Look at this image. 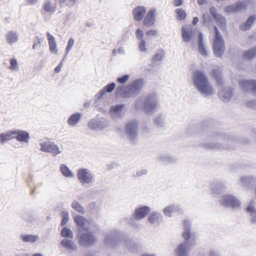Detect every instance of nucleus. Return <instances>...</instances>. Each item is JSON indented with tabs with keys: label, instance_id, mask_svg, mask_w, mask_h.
<instances>
[{
	"label": "nucleus",
	"instance_id": "b1692460",
	"mask_svg": "<svg viewBox=\"0 0 256 256\" xmlns=\"http://www.w3.org/2000/svg\"><path fill=\"white\" fill-rule=\"evenodd\" d=\"M30 138V134L28 132L20 130H16L15 139L17 141L22 143L28 144Z\"/></svg>",
	"mask_w": 256,
	"mask_h": 256
},
{
	"label": "nucleus",
	"instance_id": "de8ad7c7",
	"mask_svg": "<svg viewBox=\"0 0 256 256\" xmlns=\"http://www.w3.org/2000/svg\"><path fill=\"white\" fill-rule=\"evenodd\" d=\"M74 44V40L73 38H71L68 40V44L66 47V54L64 56V58L66 57L67 54H69L70 51L71 50L72 48L73 47Z\"/></svg>",
	"mask_w": 256,
	"mask_h": 256
},
{
	"label": "nucleus",
	"instance_id": "09e8293b",
	"mask_svg": "<svg viewBox=\"0 0 256 256\" xmlns=\"http://www.w3.org/2000/svg\"><path fill=\"white\" fill-rule=\"evenodd\" d=\"M177 14V18L178 20H182L184 19L186 16V12L182 8H178L176 10Z\"/></svg>",
	"mask_w": 256,
	"mask_h": 256
},
{
	"label": "nucleus",
	"instance_id": "58836bf2",
	"mask_svg": "<svg viewBox=\"0 0 256 256\" xmlns=\"http://www.w3.org/2000/svg\"><path fill=\"white\" fill-rule=\"evenodd\" d=\"M42 8L46 12H51L56 10V6L50 0H45L42 5Z\"/></svg>",
	"mask_w": 256,
	"mask_h": 256
},
{
	"label": "nucleus",
	"instance_id": "a19ab883",
	"mask_svg": "<svg viewBox=\"0 0 256 256\" xmlns=\"http://www.w3.org/2000/svg\"><path fill=\"white\" fill-rule=\"evenodd\" d=\"M212 74L217 82L220 84H223V80L222 77L220 68H216L213 70Z\"/></svg>",
	"mask_w": 256,
	"mask_h": 256
},
{
	"label": "nucleus",
	"instance_id": "412c9836",
	"mask_svg": "<svg viewBox=\"0 0 256 256\" xmlns=\"http://www.w3.org/2000/svg\"><path fill=\"white\" fill-rule=\"evenodd\" d=\"M246 212L250 216V222L256 224V202L253 200L250 202L246 208Z\"/></svg>",
	"mask_w": 256,
	"mask_h": 256
},
{
	"label": "nucleus",
	"instance_id": "f704fd0d",
	"mask_svg": "<svg viewBox=\"0 0 256 256\" xmlns=\"http://www.w3.org/2000/svg\"><path fill=\"white\" fill-rule=\"evenodd\" d=\"M82 114L76 112L72 114L67 120V123L70 126H75L80 120Z\"/></svg>",
	"mask_w": 256,
	"mask_h": 256
},
{
	"label": "nucleus",
	"instance_id": "4be33fe9",
	"mask_svg": "<svg viewBox=\"0 0 256 256\" xmlns=\"http://www.w3.org/2000/svg\"><path fill=\"white\" fill-rule=\"evenodd\" d=\"M116 87V84L114 82H112L108 84L104 87L102 88V90H100L98 93L95 96L94 100L95 103H97V102L102 98L106 94V92L110 93L113 91Z\"/></svg>",
	"mask_w": 256,
	"mask_h": 256
},
{
	"label": "nucleus",
	"instance_id": "052dcab7",
	"mask_svg": "<svg viewBox=\"0 0 256 256\" xmlns=\"http://www.w3.org/2000/svg\"><path fill=\"white\" fill-rule=\"evenodd\" d=\"M148 174V170L146 169H141L138 170L136 174V176H142L146 175Z\"/></svg>",
	"mask_w": 256,
	"mask_h": 256
},
{
	"label": "nucleus",
	"instance_id": "5fc2aeb1",
	"mask_svg": "<svg viewBox=\"0 0 256 256\" xmlns=\"http://www.w3.org/2000/svg\"><path fill=\"white\" fill-rule=\"evenodd\" d=\"M146 41L145 40H140V43L138 44V48L139 50L142 52H145L146 51Z\"/></svg>",
	"mask_w": 256,
	"mask_h": 256
},
{
	"label": "nucleus",
	"instance_id": "e2e57ef3",
	"mask_svg": "<svg viewBox=\"0 0 256 256\" xmlns=\"http://www.w3.org/2000/svg\"><path fill=\"white\" fill-rule=\"evenodd\" d=\"M60 6H70L71 4L68 0H59Z\"/></svg>",
	"mask_w": 256,
	"mask_h": 256
},
{
	"label": "nucleus",
	"instance_id": "6ab92c4d",
	"mask_svg": "<svg viewBox=\"0 0 256 256\" xmlns=\"http://www.w3.org/2000/svg\"><path fill=\"white\" fill-rule=\"evenodd\" d=\"M226 188V182L222 181H215L211 184L212 194L216 196L223 192Z\"/></svg>",
	"mask_w": 256,
	"mask_h": 256
},
{
	"label": "nucleus",
	"instance_id": "20e7f679",
	"mask_svg": "<svg viewBox=\"0 0 256 256\" xmlns=\"http://www.w3.org/2000/svg\"><path fill=\"white\" fill-rule=\"evenodd\" d=\"M135 108L142 110L147 114H152L158 111L160 106L156 94L152 93L138 98L136 100Z\"/></svg>",
	"mask_w": 256,
	"mask_h": 256
},
{
	"label": "nucleus",
	"instance_id": "6e6552de",
	"mask_svg": "<svg viewBox=\"0 0 256 256\" xmlns=\"http://www.w3.org/2000/svg\"><path fill=\"white\" fill-rule=\"evenodd\" d=\"M125 134L132 142H136L138 136V124L136 120H130L126 124Z\"/></svg>",
	"mask_w": 256,
	"mask_h": 256
},
{
	"label": "nucleus",
	"instance_id": "5701e85b",
	"mask_svg": "<svg viewBox=\"0 0 256 256\" xmlns=\"http://www.w3.org/2000/svg\"><path fill=\"white\" fill-rule=\"evenodd\" d=\"M146 12V8L144 6H137L132 11L134 18L138 21H141Z\"/></svg>",
	"mask_w": 256,
	"mask_h": 256
},
{
	"label": "nucleus",
	"instance_id": "6e6d98bb",
	"mask_svg": "<svg viewBox=\"0 0 256 256\" xmlns=\"http://www.w3.org/2000/svg\"><path fill=\"white\" fill-rule=\"evenodd\" d=\"M136 36L138 40H143V37H144V33L142 30L140 28H138L136 31Z\"/></svg>",
	"mask_w": 256,
	"mask_h": 256
},
{
	"label": "nucleus",
	"instance_id": "c756f323",
	"mask_svg": "<svg viewBox=\"0 0 256 256\" xmlns=\"http://www.w3.org/2000/svg\"><path fill=\"white\" fill-rule=\"evenodd\" d=\"M60 244L67 250H77L76 246L73 242L72 239L64 238L62 240Z\"/></svg>",
	"mask_w": 256,
	"mask_h": 256
},
{
	"label": "nucleus",
	"instance_id": "72a5a7b5",
	"mask_svg": "<svg viewBox=\"0 0 256 256\" xmlns=\"http://www.w3.org/2000/svg\"><path fill=\"white\" fill-rule=\"evenodd\" d=\"M182 37L183 40L186 42H189L192 38V28L190 27H184L182 28Z\"/></svg>",
	"mask_w": 256,
	"mask_h": 256
},
{
	"label": "nucleus",
	"instance_id": "4d7b16f0",
	"mask_svg": "<svg viewBox=\"0 0 256 256\" xmlns=\"http://www.w3.org/2000/svg\"><path fill=\"white\" fill-rule=\"evenodd\" d=\"M129 77H130L129 75L124 74L122 76L118 78H117V81L119 83H120L121 84H123L125 83L128 80V79L129 78Z\"/></svg>",
	"mask_w": 256,
	"mask_h": 256
},
{
	"label": "nucleus",
	"instance_id": "7c9ffc66",
	"mask_svg": "<svg viewBox=\"0 0 256 256\" xmlns=\"http://www.w3.org/2000/svg\"><path fill=\"white\" fill-rule=\"evenodd\" d=\"M180 206L178 204H172L164 208L163 210L164 214L168 217H171L172 213L180 210Z\"/></svg>",
	"mask_w": 256,
	"mask_h": 256
},
{
	"label": "nucleus",
	"instance_id": "0eeeda50",
	"mask_svg": "<svg viewBox=\"0 0 256 256\" xmlns=\"http://www.w3.org/2000/svg\"><path fill=\"white\" fill-rule=\"evenodd\" d=\"M150 208L148 206H144L136 208L132 215L128 219H126L127 223L132 227L138 228V224L135 220H140L145 218L150 212Z\"/></svg>",
	"mask_w": 256,
	"mask_h": 256
},
{
	"label": "nucleus",
	"instance_id": "2eb2a0df",
	"mask_svg": "<svg viewBox=\"0 0 256 256\" xmlns=\"http://www.w3.org/2000/svg\"><path fill=\"white\" fill-rule=\"evenodd\" d=\"M40 146L41 151L50 153L54 156H56L62 152V149L52 142H44L40 144Z\"/></svg>",
	"mask_w": 256,
	"mask_h": 256
},
{
	"label": "nucleus",
	"instance_id": "9d476101",
	"mask_svg": "<svg viewBox=\"0 0 256 256\" xmlns=\"http://www.w3.org/2000/svg\"><path fill=\"white\" fill-rule=\"evenodd\" d=\"M77 178L82 185L90 184L94 182V175L89 169L80 168L78 170Z\"/></svg>",
	"mask_w": 256,
	"mask_h": 256
},
{
	"label": "nucleus",
	"instance_id": "8fccbe9b",
	"mask_svg": "<svg viewBox=\"0 0 256 256\" xmlns=\"http://www.w3.org/2000/svg\"><path fill=\"white\" fill-rule=\"evenodd\" d=\"M4 134L7 142L10 140L12 139H15L16 130H8Z\"/></svg>",
	"mask_w": 256,
	"mask_h": 256
},
{
	"label": "nucleus",
	"instance_id": "a878e982",
	"mask_svg": "<svg viewBox=\"0 0 256 256\" xmlns=\"http://www.w3.org/2000/svg\"><path fill=\"white\" fill-rule=\"evenodd\" d=\"M233 94L232 89L230 87L222 88L218 94L220 98L225 102H229Z\"/></svg>",
	"mask_w": 256,
	"mask_h": 256
},
{
	"label": "nucleus",
	"instance_id": "c03bdc74",
	"mask_svg": "<svg viewBox=\"0 0 256 256\" xmlns=\"http://www.w3.org/2000/svg\"><path fill=\"white\" fill-rule=\"evenodd\" d=\"M164 55V52L162 50H158L156 52V54L152 58L154 62L161 60Z\"/></svg>",
	"mask_w": 256,
	"mask_h": 256
},
{
	"label": "nucleus",
	"instance_id": "c85d7f7f",
	"mask_svg": "<svg viewBox=\"0 0 256 256\" xmlns=\"http://www.w3.org/2000/svg\"><path fill=\"white\" fill-rule=\"evenodd\" d=\"M46 35L48 42L50 50L54 54H57L58 50L57 48V44L55 38L50 34V32H47Z\"/></svg>",
	"mask_w": 256,
	"mask_h": 256
},
{
	"label": "nucleus",
	"instance_id": "3c124183",
	"mask_svg": "<svg viewBox=\"0 0 256 256\" xmlns=\"http://www.w3.org/2000/svg\"><path fill=\"white\" fill-rule=\"evenodd\" d=\"M155 124L159 126H164V120L162 116H158L154 120Z\"/></svg>",
	"mask_w": 256,
	"mask_h": 256
},
{
	"label": "nucleus",
	"instance_id": "7ed1b4c3",
	"mask_svg": "<svg viewBox=\"0 0 256 256\" xmlns=\"http://www.w3.org/2000/svg\"><path fill=\"white\" fill-rule=\"evenodd\" d=\"M192 83L197 90L204 96L214 94V90L207 76L202 70H196L192 74Z\"/></svg>",
	"mask_w": 256,
	"mask_h": 256
},
{
	"label": "nucleus",
	"instance_id": "c9c22d12",
	"mask_svg": "<svg viewBox=\"0 0 256 256\" xmlns=\"http://www.w3.org/2000/svg\"><path fill=\"white\" fill-rule=\"evenodd\" d=\"M255 20V16H250L245 22L241 24L240 26V29L244 31L249 30Z\"/></svg>",
	"mask_w": 256,
	"mask_h": 256
},
{
	"label": "nucleus",
	"instance_id": "603ef678",
	"mask_svg": "<svg viewBox=\"0 0 256 256\" xmlns=\"http://www.w3.org/2000/svg\"><path fill=\"white\" fill-rule=\"evenodd\" d=\"M62 220L61 222V225L64 226L68 221L69 214L68 212H62Z\"/></svg>",
	"mask_w": 256,
	"mask_h": 256
},
{
	"label": "nucleus",
	"instance_id": "bb28decb",
	"mask_svg": "<svg viewBox=\"0 0 256 256\" xmlns=\"http://www.w3.org/2000/svg\"><path fill=\"white\" fill-rule=\"evenodd\" d=\"M256 176H244L240 178V184L244 188H249L253 186Z\"/></svg>",
	"mask_w": 256,
	"mask_h": 256
},
{
	"label": "nucleus",
	"instance_id": "e433bc0d",
	"mask_svg": "<svg viewBox=\"0 0 256 256\" xmlns=\"http://www.w3.org/2000/svg\"><path fill=\"white\" fill-rule=\"evenodd\" d=\"M21 218L25 221L32 222L35 220V214L32 212H24L20 214Z\"/></svg>",
	"mask_w": 256,
	"mask_h": 256
},
{
	"label": "nucleus",
	"instance_id": "f03ea898",
	"mask_svg": "<svg viewBox=\"0 0 256 256\" xmlns=\"http://www.w3.org/2000/svg\"><path fill=\"white\" fill-rule=\"evenodd\" d=\"M122 240L124 242V246L128 250L134 252L138 250V246L134 240L128 236H124L118 230H112L104 238L105 244L111 247L118 246Z\"/></svg>",
	"mask_w": 256,
	"mask_h": 256
},
{
	"label": "nucleus",
	"instance_id": "864d4df0",
	"mask_svg": "<svg viewBox=\"0 0 256 256\" xmlns=\"http://www.w3.org/2000/svg\"><path fill=\"white\" fill-rule=\"evenodd\" d=\"M10 69L12 70H18V64L16 58H11L10 60Z\"/></svg>",
	"mask_w": 256,
	"mask_h": 256
},
{
	"label": "nucleus",
	"instance_id": "13d9d810",
	"mask_svg": "<svg viewBox=\"0 0 256 256\" xmlns=\"http://www.w3.org/2000/svg\"><path fill=\"white\" fill-rule=\"evenodd\" d=\"M209 10L210 15L214 20L220 14L217 12V11L214 6H211Z\"/></svg>",
	"mask_w": 256,
	"mask_h": 256
},
{
	"label": "nucleus",
	"instance_id": "37998d69",
	"mask_svg": "<svg viewBox=\"0 0 256 256\" xmlns=\"http://www.w3.org/2000/svg\"><path fill=\"white\" fill-rule=\"evenodd\" d=\"M61 236L65 238L73 239L74 234L68 228L64 227L61 231Z\"/></svg>",
	"mask_w": 256,
	"mask_h": 256
},
{
	"label": "nucleus",
	"instance_id": "ddd939ff",
	"mask_svg": "<svg viewBox=\"0 0 256 256\" xmlns=\"http://www.w3.org/2000/svg\"><path fill=\"white\" fill-rule=\"evenodd\" d=\"M96 242V238L92 232H84L80 234L78 243L84 246L89 247L93 246Z\"/></svg>",
	"mask_w": 256,
	"mask_h": 256
},
{
	"label": "nucleus",
	"instance_id": "39448f33",
	"mask_svg": "<svg viewBox=\"0 0 256 256\" xmlns=\"http://www.w3.org/2000/svg\"><path fill=\"white\" fill-rule=\"evenodd\" d=\"M142 85V80H136L126 86H118L116 88V94L124 98H134L140 94Z\"/></svg>",
	"mask_w": 256,
	"mask_h": 256
},
{
	"label": "nucleus",
	"instance_id": "774afa93",
	"mask_svg": "<svg viewBox=\"0 0 256 256\" xmlns=\"http://www.w3.org/2000/svg\"><path fill=\"white\" fill-rule=\"evenodd\" d=\"M7 142L6 138L5 136L4 133H2L0 134V142L4 143Z\"/></svg>",
	"mask_w": 256,
	"mask_h": 256
},
{
	"label": "nucleus",
	"instance_id": "f3484780",
	"mask_svg": "<svg viewBox=\"0 0 256 256\" xmlns=\"http://www.w3.org/2000/svg\"><path fill=\"white\" fill-rule=\"evenodd\" d=\"M238 83L244 92L256 94V80L242 79L239 80Z\"/></svg>",
	"mask_w": 256,
	"mask_h": 256
},
{
	"label": "nucleus",
	"instance_id": "4468645a",
	"mask_svg": "<svg viewBox=\"0 0 256 256\" xmlns=\"http://www.w3.org/2000/svg\"><path fill=\"white\" fill-rule=\"evenodd\" d=\"M74 220L77 226L82 230L88 231L94 224L92 220H88L83 216L78 214H73Z\"/></svg>",
	"mask_w": 256,
	"mask_h": 256
},
{
	"label": "nucleus",
	"instance_id": "393cba45",
	"mask_svg": "<svg viewBox=\"0 0 256 256\" xmlns=\"http://www.w3.org/2000/svg\"><path fill=\"white\" fill-rule=\"evenodd\" d=\"M156 10L154 8L151 9L147 13L143 21V24L146 26H153L156 21L155 14Z\"/></svg>",
	"mask_w": 256,
	"mask_h": 256
},
{
	"label": "nucleus",
	"instance_id": "680f3d73",
	"mask_svg": "<svg viewBox=\"0 0 256 256\" xmlns=\"http://www.w3.org/2000/svg\"><path fill=\"white\" fill-rule=\"evenodd\" d=\"M146 34L148 36H154L157 34V30H148L146 32Z\"/></svg>",
	"mask_w": 256,
	"mask_h": 256
},
{
	"label": "nucleus",
	"instance_id": "ea45409f",
	"mask_svg": "<svg viewBox=\"0 0 256 256\" xmlns=\"http://www.w3.org/2000/svg\"><path fill=\"white\" fill-rule=\"evenodd\" d=\"M38 238V235L24 234L21 236V238L24 242L34 243L37 241Z\"/></svg>",
	"mask_w": 256,
	"mask_h": 256
},
{
	"label": "nucleus",
	"instance_id": "69168bd1",
	"mask_svg": "<svg viewBox=\"0 0 256 256\" xmlns=\"http://www.w3.org/2000/svg\"><path fill=\"white\" fill-rule=\"evenodd\" d=\"M64 59L60 62V63L58 64V66L54 68V70L55 72L58 73L61 70L62 67V66L63 61H64Z\"/></svg>",
	"mask_w": 256,
	"mask_h": 256
},
{
	"label": "nucleus",
	"instance_id": "f257e3e1",
	"mask_svg": "<svg viewBox=\"0 0 256 256\" xmlns=\"http://www.w3.org/2000/svg\"><path fill=\"white\" fill-rule=\"evenodd\" d=\"M197 130L196 134L200 138V144L210 150H220L230 148L235 142L234 138L216 130L205 124L194 126Z\"/></svg>",
	"mask_w": 256,
	"mask_h": 256
},
{
	"label": "nucleus",
	"instance_id": "a211bd4d",
	"mask_svg": "<svg viewBox=\"0 0 256 256\" xmlns=\"http://www.w3.org/2000/svg\"><path fill=\"white\" fill-rule=\"evenodd\" d=\"M248 6V2L246 0L239 1L234 4L226 6L224 10L227 13L232 14L242 12L246 10Z\"/></svg>",
	"mask_w": 256,
	"mask_h": 256
},
{
	"label": "nucleus",
	"instance_id": "0e129e2a",
	"mask_svg": "<svg viewBox=\"0 0 256 256\" xmlns=\"http://www.w3.org/2000/svg\"><path fill=\"white\" fill-rule=\"evenodd\" d=\"M247 106L251 108H256V101L255 100H251L247 102Z\"/></svg>",
	"mask_w": 256,
	"mask_h": 256
},
{
	"label": "nucleus",
	"instance_id": "1a4fd4ad",
	"mask_svg": "<svg viewBox=\"0 0 256 256\" xmlns=\"http://www.w3.org/2000/svg\"><path fill=\"white\" fill-rule=\"evenodd\" d=\"M215 38L213 42V50L216 57H221L225 50L224 41L216 26H214Z\"/></svg>",
	"mask_w": 256,
	"mask_h": 256
},
{
	"label": "nucleus",
	"instance_id": "aec40b11",
	"mask_svg": "<svg viewBox=\"0 0 256 256\" xmlns=\"http://www.w3.org/2000/svg\"><path fill=\"white\" fill-rule=\"evenodd\" d=\"M148 222L152 226H158L163 222V216L159 212H151L148 216Z\"/></svg>",
	"mask_w": 256,
	"mask_h": 256
},
{
	"label": "nucleus",
	"instance_id": "dca6fc26",
	"mask_svg": "<svg viewBox=\"0 0 256 256\" xmlns=\"http://www.w3.org/2000/svg\"><path fill=\"white\" fill-rule=\"evenodd\" d=\"M126 111L124 104H118L110 106V114L112 119L116 120L122 118L125 116Z\"/></svg>",
	"mask_w": 256,
	"mask_h": 256
},
{
	"label": "nucleus",
	"instance_id": "49530a36",
	"mask_svg": "<svg viewBox=\"0 0 256 256\" xmlns=\"http://www.w3.org/2000/svg\"><path fill=\"white\" fill-rule=\"evenodd\" d=\"M217 24L221 28H224L226 26V19L222 16L219 14L214 19Z\"/></svg>",
	"mask_w": 256,
	"mask_h": 256
},
{
	"label": "nucleus",
	"instance_id": "473e14b6",
	"mask_svg": "<svg viewBox=\"0 0 256 256\" xmlns=\"http://www.w3.org/2000/svg\"><path fill=\"white\" fill-rule=\"evenodd\" d=\"M6 41L10 44L18 42V34L14 31H10L8 32L6 35Z\"/></svg>",
	"mask_w": 256,
	"mask_h": 256
},
{
	"label": "nucleus",
	"instance_id": "cd10ccee",
	"mask_svg": "<svg viewBox=\"0 0 256 256\" xmlns=\"http://www.w3.org/2000/svg\"><path fill=\"white\" fill-rule=\"evenodd\" d=\"M158 159L160 162L164 164H168L174 162L176 158L168 154H162L158 156Z\"/></svg>",
	"mask_w": 256,
	"mask_h": 256
},
{
	"label": "nucleus",
	"instance_id": "bf43d9fd",
	"mask_svg": "<svg viewBox=\"0 0 256 256\" xmlns=\"http://www.w3.org/2000/svg\"><path fill=\"white\" fill-rule=\"evenodd\" d=\"M208 256H221L219 251L215 250H210L208 252Z\"/></svg>",
	"mask_w": 256,
	"mask_h": 256
},
{
	"label": "nucleus",
	"instance_id": "2f4dec72",
	"mask_svg": "<svg viewBox=\"0 0 256 256\" xmlns=\"http://www.w3.org/2000/svg\"><path fill=\"white\" fill-rule=\"evenodd\" d=\"M198 50L203 56H208V52L203 44L202 34L201 32L198 34Z\"/></svg>",
	"mask_w": 256,
	"mask_h": 256
},
{
	"label": "nucleus",
	"instance_id": "9b49d317",
	"mask_svg": "<svg viewBox=\"0 0 256 256\" xmlns=\"http://www.w3.org/2000/svg\"><path fill=\"white\" fill-rule=\"evenodd\" d=\"M109 120L104 118H98L91 119L88 122V126L90 130L96 131L102 130L108 126Z\"/></svg>",
	"mask_w": 256,
	"mask_h": 256
},
{
	"label": "nucleus",
	"instance_id": "79ce46f5",
	"mask_svg": "<svg viewBox=\"0 0 256 256\" xmlns=\"http://www.w3.org/2000/svg\"><path fill=\"white\" fill-rule=\"evenodd\" d=\"M72 208L77 212L84 214L85 210L82 206L76 200H74L72 204Z\"/></svg>",
	"mask_w": 256,
	"mask_h": 256
},
{
	"label": "nucleus",
	"instance_id": "f8f14e48",
	"mask_svg": "<svg viewBox=\"0 0 256 256\" xmlns=\"http://www.w3.org/2000/svg\"><path fill=\"white\" fill-rule=\"evenodd\" d=\"M220 203L223 206L232 208H237L240 206V200L236 196L232 194H224L220 200Z\"/></svg>",
	"mask_w": 256,
	"mask_h": 256
},
{
	"label": "nucleus",
	"instance_id": "338daca9",
	"mask_svg": "<svg viewBox=\"0 0 256 256\" xmlns=\"http://www.w3.org/2000/svg\"><path fill=\"white\" fill-rule=\"evenodd\" d=\"M204 22L205 24H208L210 22V18L208 15L204 14L203 16Z\"/></svg>",
	"mask_w": 256,
	"mask_h": 256
},
{
	"label": "nucleus",
	"instance_id": "423d86ee",
	"mask_svg": "<svg viewBox=\"0 0 256 256\" xmlns=\"http://www.w3.org/2000/svg\"><path fill=\"white\" fill-rule=\"evenodd\" d=\"M184 232L182 236L185 241L180 243L174 250V256H189V252L190 250L188 240L190 237L191 224L188 220L184 222Z\"/></svg>",
	"mask_w": 256,
	"mask_h": 256
},
{
	"label": "nucleus",
	"instance_id": "4c0bfd02",
	"mask_svg": "<svg viewBox=\"0 0 256 256\" xmlns=\"http://www.w3.org/2000/svg\"><path fill=\"white\" fill-rule=\"evenodd\" d=\"M60 168V172L64 176L68 178H72L74 177V173L66 165L64 164H61Z\"/></svg>",
	"mask_w": 256,
	"mask_h": 256
},
{
	"label": "nucleus",
	"instance_id": "a18cd8bd",
	"mask_svg": "<svg viewBox=\"0 0 256 256\" xmlns=\"http://www.w3.org/2000/svg\"><path fill=\"white\" fill-rule=\"evenodd\" d=\"M256 56V46L245 52L244 54V58L248 60L251 59Z\"/></svg>",
	"mask_w": 256,
	"mask_h": 256
}]
</instances>
